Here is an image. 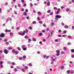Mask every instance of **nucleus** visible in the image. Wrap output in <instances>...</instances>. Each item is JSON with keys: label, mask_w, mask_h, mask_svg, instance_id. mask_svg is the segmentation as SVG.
Instances as JSON below:
<instances>
[{"label": "nucleus", "mask_w": 74, "mask_h": 74, "mask_svg": "<svg viewBox=\"0 0 74 74\" xmlns=\"http://www.w3.org/2000/svg\"><path fill=\"white\" fill-rule=\"evenodd\" d=\"M3 52V51L2 50H0V53H1Z\"/></svg>", "instance_id": "338daca9"}, {"label": "nucleus", "mask_w": 74, "mask_h": 74, "mask_svg": "<svg viewBox=\"0 0 74 74\" xmlns=\"http://www.w3.org/2000/svg\"><path fill=\"white\" fill-rule=\"evenodd\" d=\"M33 24H36V22L35 21H34L33 22Z\"/></svg>", "instance_id": "473e14b6"}, {"label": "nucleus", "mask_w": 74, "mask_h": 74, "mask_svg": "<svg viewBox=\"0 0 74 74\" xmlns=\"http://www.w3.org/2000/svg\"><path fill=\"white\" fill-rule=\"evenodd\" d=\"M14 71L15 72H16V71H17V69H14Z\"/></svg>", "instance_id": "ea45409f"}, {"label": "nucleus", "mask_w": 74, "mask_h": 74, "mask_svg": "<svg viewBox=\"0 0 74 74\" xmlns=\"http://www.w3.org/2000/svg\"><path fill=\"white\" fill-rule=\"evenodd\" d=\"M46 59H48L49 58V56H47L46 57Z\"/></svg>", "instance_id": "4d7b16f0"}, {"label": "nucleus", "mask_w": 74, "mask_h": 74, "mask_svg": "<svg viewBox=\"0 0 74 74\" xmlns=\"http://www.w3.org/2000/svg\"><path fill=\"white\" fill-rule=\"evenodd\" d=\"M61 24L62 26H64V23H62Z\"/></svg>", "instance_id": "0e129e2a"}, {"label": "nucleus", "mask_w": 74, "mask_h": 74, "mask_svg": "<svg viewBox=\"0 0 74 74\" xmlns=\"http://www.w3.org/2000/svg\"><path fill=\"white\" fill-rule=\"evenodd\" d=\"M57 11H60V9H57Z\"/></svg>", "instance_id": "09e8293b"}, {"label": "nucleus", "mask_w": 74, "mask_h": 74, "mask_svg": "<svg viewBox=\"0 0 74 74\" xmlns=\"http://www.w3.org/2000/svg\"><path fill=\"white\" fill-rule=\"evenodd\" d=\"M23 58L24 59H26V56H23Z\"/></svg>", "instance_id": "58836bf2"}, {"label": "nucleus", "mask_w": 74, "mask_h": 74, "mask_svg": "<svg viewBox=\"0 0 74 74\" xmlns=\"http://www.w3.org/2000/svg\"><path fill=\"white\" fill-rule=\"evenodd\" d=\"M39 36H42V33H39Z\"/></svg>", "instance_id": "bb28decb"}, {"label": "nucleus", "mask_w": 74, "mask_h": 74, "mask_svg": "<svg viewBox=\"0 0 74 74\" xmlns=\"http://www.w3.org/2000/svg\"><path fill=\"white\" fill-rule=\"evenodd\" d=\"M51 35V34H49V35L48 36V38H49V37H50V36Z\"/></svg>", "instance_id": "49530a36"}, {"label": "nucleus", "mask_w": 74, "mask_h": 74, "mask_svg": "<svg viewBox=\"0 0 74 74\" xmlns=\"http://www.w3.org/2000/svg\"><path fill=\"white\" fill-rule=\"evenodd\" d=\"M54 32V31H52V32H51V35H52V34Z\"/></svg>", "instance_id": "f8f14e48"}, {"label": "nucleus", "mask_w": 74, "mask_h": 74, "mask_svg": "<svg viewBox=\"0 0 74 74\" xmlns=\"http://www.w3.org/2000/svg\"><path fill=\"white\" fill-rule=\"evenodd\" d=\"M10 67L11 69H13V68L14 67V66H11Z\"/></svg>", "instance_id": "680f3d73"}, {"label": "nucleus", "mask_w": 74, "mask_h": 74, "mask_svg": "<svg viewBox=\"0 0 74 74\" xmlns=\"http://www.w3.org/2000/svg\"><path fill=\"white\" fill-rule=\"evenodd\" d=\"M59 11H58L57 12H56V14H59Z\"/></svg>", "instance_id": "a19ab883"}, {"label": "nucleus", "mask_w": 74, "mask_h": 74, "mask_svg": "<svg viewBox=\"0 0 74 74\" xmlns=\"http://www.w3.org/2000/svg\"><path fill=\"white\" fill-rule=\"evenodd\" d=\"M61 53L62 54H64V51H62L61 52Z\"/></svg>", "instance_id": "864d4df0"}, {"label": "nucleus", "mask_w": 74, "mask_h": 74, "mask_svg": "<svg viewBox=\"0 0 74 74\" xmlns=\"http://www.w3.org/2000/svg\"><path fill=\"white\" fill-rule=\"evenodd\" d=\"M54 10H57L58 8L56 7H55L54 8Z\"/></svg>", "instance_id": "412c9836"}, {"label": "nucleus", "mask_w": 74, "mask_h": 74, "mask_svg": "<svg viewBox=\"0 0 74 74\" xmlns=\"http://www.w3.org/2000/svg\"><path fill=\"white\" fill-rule=\"evenodd\" d=\"M63 33L64 34H66V33H67V32H66V31H63Z\"/></svg>", "instance_id": "cd10ccee"}, {"label": "nucleus", "mask_w": 74, "mask_h": 74, "mask_svg": "<svg viewBox=\"0 0 74 74\" xmlns=\"http://www.w3.org/2000/svg\"><path fill=\"white\" fill-rule=\"evenodd\" d=\"M25 11H26V12H28V10L26 9L25 10Z\"/></svg>", "instance_id": "774afa93"}, {"label": "nucleus", "mask_w": 74, "mask_h": 74, "mask_svg": "<svg viewBox=\"0 0 74 74\" xmlns=\"http://www.w3.org/2000/svg\"><path fill=\"white\" fill-rule=\"evenodd\" d=\"M23 51H26V50H27V48L24 47L23 49Z\"/></svg>", "instance_id": "2eb2a0df"}, {"label": "nucleus", "mask_w": 74, "mask_h": 74, "mask_svg": "<svg viewBox=\"0 0 74 74\" xmlns=\"http://www.w3.org/2000/svg\"><path fill=\"white\" fill-rule=\"evenodd\" d=\"M64 66H62L61 67V69H63V68H64Z\"/></svg>", "instance_id": "5fc2aeb1"}, {"label": "nucleus", "mask_w": 74, "mask_h": 74, "mask_svg": "<svg viewBox=\"0 0 74 74\" xmlns=\"http://www.w3.org/2000/svg\"><path fill=\"white\" fill-rule=\"evenodd\" d=\"M58 32H59V33H61V32H62V30H61L60 29H59L58 30Z\"/></svg>", "instance_id": "e433bc0d"}, {"label": "nucleus", "mask_w": 74, "mask_h": 74, "mask_svg": "<svg viewBox=\"0 0 74 74\" xmlns=\"http://www.w3.org/2000/svg\"><path fill=\"white\" fill-rule=\"evenodd\" d=\"M29 29H30V30L32 29V27H29Z\"/></svg>", "instance_id": "4be33fe9"}, {"label": "nucleus", "mask_w": 74, "mask_h": 74, "mask_svg": "<svg viewBox=\"0 0 74 74\" xmlns=\"http://www.w3.org/2000/svg\"><path fill=\"white\" fill-rule=\"evenodd\" d=\"M62 37H66V35H62Z\"/></svg>", "instance_id": "e2e57ef3"}, {"label": "nucleus", "mask_w": 74, "mask_h": 74, "mask_svg": "<svg viewBox=\"0 0 74 74\" xmlns=\"http://www.w3.org/2000/svg\"><path fill=\"white\" fill-rule=\"evenodd\" d=\"M8 49H9V50H11V49H12V48L9 47L8 48Z\"/></svg>", "instance_id": "6ab92c4d"}, {"label": "nucleus", "mask_w": 74, "mask_h": 74, "mask_svg": "<svg viewBox=\"0 0 74 74\" xmlns=\"http://www.w3.org/2000/svg\"><path fill=\"white\" fill-rule=\"evenodd\" d=\"M12 52L13 53H15V54H16V55L17 54H18V51H15V49H13L12 50Z\"/></svg>", "instance_id": "f03ea898"}, {"label": "nucleus", "mask_w": 74, "mask_h": 74, "mask_svg": "<svg viewBox=\"0 0 74 74\" xmlns=\"http://www.w3.org/2000/svg\"><path fill=\"white\" fill-rule=\"evenodd\" d=\"M19 60H22L23 58L22 57H19Z\"/></svg>", "instance_id": "b1692460"}, {"label": "nucleus", "mask_w": 74, "mask_h": 74, "mask_svg": "<svg viewBox=\"0 0 74 74\" xmlns=\"http://www.w3.org/2000/svg\"><path fill=\"white\" fill-rule=\"evenodd\" d=\"M67 73H68V74H69V73H70V71L68 70L67 71Z\"/></svg>", "instance_id": "4c0bfd02"}, {"label": "nucleus", "mask_w": 74, "mask_h": 74, "mask_svg": "<svg viewBox=\"0 0 74 74\" xmlns=\"http://www.w3.org/2000/svg\"><path fill=\"white\" fill-rule=\"evenodd\" d=\"M22 71H23V72H24V71H25V70L23 69H21Z\"/></svg>", "instance_id": "4468645a"}, {"label": "nucleus", "mask_w": 74, "mask_h": 74, "mask_svg": "<svg viewBox=\"0 0 74 74\" xmlns=\"http://www.w3.org/2000/svg\"><path fill=\"white\" fill-rule=\"evenodd\" d=\"M55 42H58V39H56L55 40Z\"/></svg>", "instance_id": "a18cd8bd"}, {"label": "nucleus", "mask_w": 74, "mask_h": 74, "mask_svg": "<svg viewBox=\"0 0 74 74\" xmlns=\"http://www.w3.org/2000/svg\"><path fill=\"white\" fill-rule=\"evenodd\" d=\"M71 52L72 53H74V49H71Z\"/></svg>", "instance_id": "1a4fd4ad"}, {"label": "nucleus", "mask_w": 74, "mask_h": 74, "mask_svg": "<svg viewBox=\"0 0 74 74\" xmlns=\"http://www.w3.org/2000/svg\"><path fill=\"white\" fill-rule=\"evenodd\" d=\"M47 6H49L50 5V2H49L47 4Z\"/></svg>", "instance_id": "0eeeda50"}, {"label": "nucleus", "mask_w": 74, "mask_h": 74, "mask_svg": "<svg viewBox=\"0 0 74 74\" xmlns=\"http://www.w3.org/2000/svg\"><path fill=\"white\" fill-rule=\"evenodd\" d=\"M17 49H18V50H19V51L21 50V48L19 47H17Z\"/></svg>", "instance_id": "5701e85b"}, {"label": "nucleus", "mask_w": 74, "mask_h": 74, "mask_svg": "<svg viewBox=\"0 0 74 74\" xmlns=\"http://www.w3.org/2000/svg\"><path fill=\"white\" fill-rule=\"evenodd\" d=\"M12 65H13V66H15V64L14 63V62H12Z\"/></svg>", "instance_id": "f3484780"}, {"label": "nucleus", "mask_w": 74, "mask_h": 74, "mask_svg": "<svg viewBox=\"0 0 74 74\" xmlns=\"http://www.w3.org/2000/svg\"><path fill=\"white\" fill-rule=\"evenodd\" d=\"M56 52L57 53L56 54L57 56H59V53L60 52L59 51V50H57L56 51Z\"/></svg>", "instance_id": "20e7f679"}, {"label": "nucleus", "mask_w": 74, "mask_h": 74, "mask_svg": "<svg viewBox=\"0 0 74 74\" xmlns=\"http://www.w3.org/2000/svg\"><path fill=\"white\" fill-rule=\"evenodd\" d=\"M67 44H68V45H71V43L70 42H69Z\"/></svg>", "instance_id": "c756f323"}, {"label": "nucleus", "mask_w": 74, "mask_h": 74, "mask_svg": "<svg viewBox=\"0 0 74 74\" xmlns=\"http://www.w3.org/2000/svg\"><path fill=\"white\" fill-rule=\"evenodd\" d=\"M2 64H3V62L2 61H0V64L2 65Z\"/></svg>", "instance_id": "c9c22d12"}, {"label": "nucleus", "mask_w": 74, "mask_h": 74, "mask_svg": "<svg viewBox=\"0 0 74 74\" xmlns=\"http://www.w3.org/2000/svg\"><path fill=\"white\" fill-rule=\"evenodd\" d=\"M56 17L57 18H58L59 19L60 18H61V16H60V15H57L56 16Z\"/></svg>", "instance_id": "423d86ee"}, {"label": "nucleus", "mask_w": 74, "mask_h": 74, "mask_svg": "<svg viewBox=\"0 0 74 74\" xmlns=\"http://www.w3.org/2000/svg\"><path fill=\"white\" fill-rule=\"evenodd\" d=\"M53 12H51L50 13L49 15H53Z\"/></svg>", "instance_id": "ddd939ff"}, {"label": "nucleus", "mask_w": 74, "mask_h": 74, "mask_svg": "<svg viewBox=\"0 0 74 74\" xmlns=\"http://www.w3.org/2000/svg\"><path fill=\"white\" fill-rule=\"evenodd\" d=\"M29 66H32V64L31 63H29Z\"/></svg>", "instance_id": "79ce46f5"}, {"label": "nucleus", "mask_w": 74, "mask_h": 74, "mask_svg": "<svg viewBox=\"0 0 74 74\" xmlns=\"http://www.w3.org/2000/svg\"><path fill=\"white\" fill-rule=\"evenodd\" d=\"M68 37L69 38H71V36H68Z\"/></svg>", "instance_id": "37998d69"}, {"label": "nucleus", "mask_w": 74, "mask_h": 74, "mask_svg": "<svg viewBox=\"0 0 74 74\" xmlns=\"http://www.w3.org/2000/svg\"><path fill=\"white\" fill-rule=\"evenodd\" d=\"M25 69H28V67L27 66H25Z\"/></svg>", "instance_id": "393cba45"}, {"label": "nucleus", "mask_w": 74, "mask_h": 74, "mask_svg": "<svg viewBox=\"0 0 74 74\" xmlns=\"http://www.w3.org/2000/svg\"><path fill=\"white\" fill-rule=\"evenodd\" d=\"M25 10V9H24L23 8H22L21 10V11H23Z\"/></svg>", "instance_id": "2f4dec72"}, {"label": "nucleus", "mask_w": 74, "mask_h": 74, "mask_svg": "<svg viewBox=\"0 0 74 74\" xmlns=\"http://www.w3.org/2000/svg\"><path fill=\"white\" fill-rule=\"evenodd\" d=\"M54 25V23H52L51 24V26H53V25Z\"/></svg>", "instance_id": "f704fd0d"}, {"label": "nucleus", "mask_w": 74, "mask_h": 74, "mask_svg": "<svg viewBox=\"0 0 74 74\" xmlns=\"http://www.w3.org/2000/svg\"><path fill=\"white\" fill-rule=\"evenodd\" d=\"M25 38H28V36H25Z\"/></svg>", "instance_id": "aec40b11"}, {"label": "nucleus", "mask_w": 74, "mask_h": 74, "mask_svg": "<svg viewBox=\"0 0 74 74\" xmlns=\"http://www.w3.org/2000/svg\"><path fill=\"white\" fill-rule=\"evenodd\" d=\"M4 52L5 54H7V53H8V50L7 49L4 50Z\"/></svg>", "instance_id": "39448f33"}, {"label": "nucleus", "mask_w": 74, "mask_h": 74, "mask_svg": "<svg viewBox=\"0 0 74 74\" xmlns=\"http://www.w3.org/2000/svg\"><path fill=\"white\" fill-rule=\"evenodd\" d=\"M64 27H65V29H67V28H68V26L67 25H65L64 26Z\"/></svg>", "instance_id": "9d476101"}, {"label": "nucleus", "mask_w": 74, "mask_h": 74, "mask_svg": "<svg viewBox=\"0 0 74 74\" xmlns=\"http://www.w3.org/2000/svg\"><path fill=\"white\" fill-rule=\"evenodd\" d=\"M37 19L38 21H40V17H37Z\"/></svg>", "instance_id": "3c124183"}, {"label": "nucleus", "mask_w": 74, "mask_h": 74, "mask_svg": "<svg viewBox=\"0 0 74 74\" xmlns=\"http://www.w3.org/2000/svg\"><path fill=\"white\" fill-rule=\"evenodd\" d=\"M21 48H22L23 49V48H25V46L23 45V46H22L21 47Z\"/></svg>", "instance_id": "72a5a7b5"}, {"label": "nucleus", "mask_w": 74, "mask_h": 74, "mask_svg": "<svg viewBox=\"0 0 74 74\" xmlns=\"http://www.w3.org/2000/svg\"><path fill=\"white\" fill-rule=\"evenodd\" d=\"M24 15H25V16L27 15V13L25 12H24Z\"/></svg>", "instance_id": "6e6552de"}, {"label": "nucleus", "mask_w": 74, "mask_h": 74, "mask_svg": "<svg viewBox=\"0 0 74 74\" xmlns=\"http://www.w3.org/2000/svg\"><path fill=\"white\" fill-rule=\"evenodd\" d=\"M5 36V35L3 33L1 34L0 35V37H4Z\"/></svg>", "instance_id": "7ed1b4c3"}, {"label": "nucleus", "mask_w": 74, "mask_h": 74, "mask_svg": "<svg viewBox=\"0 0 74 74\" xmlns=\"http://www.w3.org/2000/svg\"><path fill=\"white\" fill-rule=\"evenodd\" d=\"M18 5L19 7H20V6H21V5L20 4H18Z\"/></svg>", "instance_id": "052dcab7"}, {"label": "nucleus", "mask_w": 74, "mask_h": 74, "mask_svg": "<svg viewBox=\"0 0 74 74\" xmlns=\"http://www.w3.org/2000/svg\"><path fill=\"white\" fill-rule=\"evenodd\" d=\"M13 35V33H10V36H12Z\"/></svg>", "instance_id": "8fccbe9b"}, {"label": "nucleus", "mask_w": 74, "mask_h": 74, "mask_svg": "<svg viewBox=\"0 0 74 74\" xmlns=\"http://www.w3.org/2000/svg\"><path fill=\"white\" fill-rule=\"evenodd\" d=\"M51 12V11L50 10H48L47 11V13H50V12Z\"/></svg>", "instance_id": "9b49d317"}, {"label": "nucleus", "mask_w": 74, "mask_h": 74, "mask_svg": "<svg viewBox=\"0 0 74 74\" xmlns=\"http://www.w3.org/2000/svg\"><path fill=\"white\" fill-rule=\"evenodd\" d=\"M25 30L26 31H24L23 33H21V32H18V33L19 35H21V36H25V33H26L27 34L29 32L28 30H27V29H26Z\"/></svg>", "instance_id": "f257e3e1"}, {"label": "nucleus", "mask_w": 74, "mask_h": 74, "mask_svg": "<svg viewBox=\"0 0 74 74\" xmlns=\"http://www.w3.org/2000/svg\"><path fill=\"white\" fill-rule=\"evenodd\" d=\"M43 56L44 58H46V57H47V56L45 55H43Z\"/></svg>", "instance_id": "603ef678"}, {"label": "nucleus", "mask_w": 74, "mask_h": 74, "mask_svg": "<svg viewBox=\"0 0 74 74\" xmlns=\"http://www.w3.org/2000/svg\"><path fill=\"white\" fill-rule=\"evenodd\" d=\"M0 67L1 68H3V66L2 65H1Z\"/></svg>", "instance_id": "c03bdc74"}, {"label": "nucleus", "mask_w": 74, "mask_h": 74, "mask_svg": "<svg viewBox=\"0 0 74 74\" xmlns=\"http://www.w3.org/2000/svg\"><path fill=\"white\" fill-rule=\"evenodd\" d=\"M58 37H62V35H58Z\"/></svg>", "instance_id": "13d9d810"}, {"label": "nucleus", "mask_w": 74, "mask_h": 74, "mask_svg": "<svg viewBox=\"0 0 74 74\" xmlns=\"http://www.w3.org/2000/svg\"><path fill=\"white\" fill-rule=\"evenodd\" d=\"M6 44H7V45L9 44V43H8V42H6Z\"/></svg>", "instance_id": "69168bd1"}, {"label": "nucleus", "mask_w": 74, "mask_h": 74, "mask_svg": "<svg viewBox=\"0 0 74 74\" xmlns=\"http://www.w3.org/2000/svg\"><path fill=\"white\" fill-rule=\"evenodd\" d=\"M38 15H41V12H38Z\"/></svg>", "instance_id": "c85d7f7f"}, {"label": "nucleus", "mask_w": 74, "mask_h": 74, "mask_svg": "<svg viewBox=\"0 0 74 74\" xmlns=\"http://www.w3.org/2000/svg\"><path fill=\"white\" fill-rule=\"evenodd\" d=\"M32 40L33 41H36V39L35 38H34Z\"/></svg>", "instance_id": "a878e982"}, {"label": "nucleus", "mask_w": 74, "mask_h": 74, "mask_svg": "<svg viewBox=\"0 0 74 74\" xmlns=\"http://www.w3.org/2000/svg\"><path fill=\"white\" fill-rule=\"evenodd\" d=\"M39 23H40V24H42V21H40L39 22Z\"/></svg>", "instance_id": "a211bd4d"}, {"label": "nucleus", "mask_w": 74, "mask_h": 74, "mask_svg": "<svg viewBox=\"0 0 74 74\" xmlns=\"http://www.w3.org/2000/svg\"><path fill=\"white\" fill-rule=\"evenodd\" d=\"M32 41V40L31 39H28V41L29 42H30V41Z\"/></svg>", "instance_id": "7c9ffc66"}, {"label": "nucleus", "mask_w": 74, "mask_h": 74, "mask_svg": "<svg viewBox=\"0 0 74 74\" xmlns=\"http://www.w3.org/2000/svg\"><path fill=\"white\" fill-rule=\"evenodd\" d=\"M63 49H64V51H66L67 50V48L66 47H64Z\"/></svg>", "instance_id": "dca6fc26"}, {"label": "nucleus", "mask_w": 74, "mask_h": 74, "mask_svg": "<svg viewBox=\"0 0 74 74\" xmlns=\"http://www.w3.org/2000/svg\"><path fill=\"white\" fill-rule=\"evenodd\" d=\"M7 41V39H5L4 40V41H5V42Z\"/></svg>", "instance_id": "bf43d9fd"}, {"label": "nucleus", "mask_w": 74, "mask_h": 74, "mask_svg": "<svg viewBox=\"0 0 74 74\" xmlns=\"http://www.w3.org/2000/svg\"><path fill=\"white\" fill-rule=\"evenodd\" d=\"M30 5L31 6V7H32L33 6V4H32V3H31L30 4Z\"/></svg>", "instance_id": "6e6d98bb"}, {"label": "nucleus", "mask_w": 74, "mask_h": 74, "mask_svg": "<svg viewBox=\"0 0 74 74\" xmlns=\"http://www.w3.org/2000/svg\"><path fill=\"white\" fill-rule=\"evenodd\" d=\"M43 42H45V41H46V40H45V39H43Z\"/></svg>", "instance_id": "de8ad7c7"}]
</instances>
